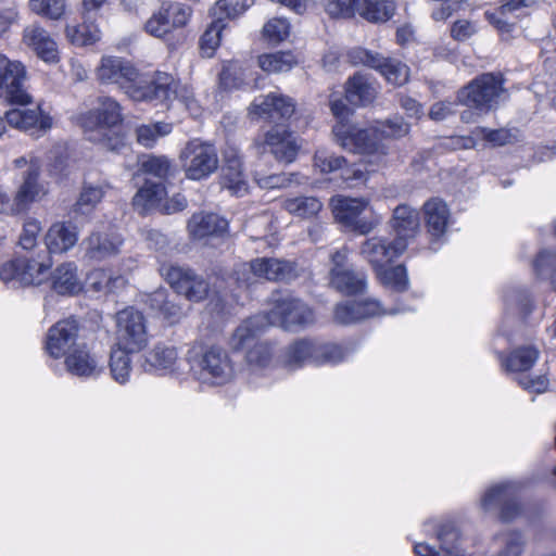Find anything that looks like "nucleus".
Listing matches in <instances>:
<instances>
[{"mask_svg":"<svg viewBox=\"0 0 556 556\" xmlns=\"http://www.w3.org/2000/svg\"><path fill=\"white\" fill-rule=\"evenodd\" d=\"M267 325L287 331H299L315 323L313 309L302 300L291 295L273 298V307L264 314Z\"/></svg>","mask_w":556,"mask_h":556,"instance_id":"obj_4","label":"nucleus"},{"mask_svg":"<svg viewBox=\"0 0 556 556\" xmlns=\"http://www.w3.org/2000/svg\"><path fill=\"white\" fill-rule=\"evenodd\" d=\"M377 93L375 84L363 74H355L345 84V98L353 105H367Z\"/></svg>","mask_w":556,"mask_h":556,"instance_id":"obj_32","label":"nucleus"},{"mask_svg":"<svg viewBox=\"0 0 556 556\" xmlns=\"http://www.w3.org/2000/svg\"><path fill=\"white\" fill-rule=\"evenodd\" d=\"M52 266L50 257L46 260L17 256L2 265L0 279L4 282H16L21 286L40 285Z\"/></svg>","mask_w":556,"mask_h":556,"instance_id":"obj_10","label":"nucleus"},{"mask_svg":"<svg viewBox=\"0 0 556 556\" xmlns=\"http://www.w3.org/2000/svg\"><path fill=\"white\" fill-rule=\"evenodd\" d=\"M361 0H324L326 12L332 17H353L359 13Z\"/></svg>","mask_w":556,"mask_h":556,"instance_id":"obj_59","label":"nucleus"},{"mask_svg":"<svg viewBox=\"0 0 556 556\" xmlns=\"http://www.w3.org/2000/svg\"><path fill=\"white\" fill-rule=\"evenodd\" d=\"M425 219L428 231L433 237L442 236L447 227L450 211L445 202L431 199L424 204Z\"/></svg>","mask_w":556,"mask_h":556,"instance_id":"obj_35","label":"nucleus"},{"mask_svg":"<svg viewBox=\"0 0 556 556\" xmlns=\"http://www.w3.org/2000/svg\"><path fill=\"white\" fill-rule=\"evenodd\" d=\"M23 41L36 55L47 63L59 61L58 45L51 35L40 25L31 24L23 31Z\"/></svg>","mask_w":556,"mask_h":556,"instance_id":"obj_24","label":"nucleus"},{"mask_svg":"<svg viewBox=\"0 0 556 556\" xmlns=\"http://www.w3.org/2000/svg\"><path fill=\"white\" fill-rule=\"evenodd\" d=\"M540 352L534 346H521L514 350L507 357L497 353L502 366L507 371H527L536 363Z\"/></svg>","mask_w":556,"mask_h":556,"instance_id":"obj_37","label":"nucleus"},{"mask_svg":"<svg viewBox=\"0 0 556 556\" xmlns=\"http://www.w3.org/2000/svg\"><path fill=\"white\" fill-rule=\"evenodd\" d=\"M236 275L237 281L244 286L252 285L256 279L290 281L298 276L294 263L271 257H257L244 263L236 270Z\"/></svg>","mask_w":556,"mask_h":556,"instance_id":"obj_6","label":"nucleus"},{"mask_svg":"<svg viewBox=\"0 0 556 556\" xmlns=\"http://www.w3.org/2000/svg\"><path fill=\"white\" fill-rule=\"evenodd\" d=\"M368 205L363 198H338L333 204V214L338 222L353 225Z\"/></svg>","mask_w":556,"mask_h":556,"instance_id":"obj_40","label":"nucleus"},{"mask_svg":"<svg viewBox=\"0 0 556 556\" xmlns=\"http://www.w3.org/2000/svg\"><path fill=\"white\" fill-rule=\"evenodd\" d=\"M65 366L72 375L84 378L97 377L102 371L99 358L85 343H79L65 355Z\"/></svg>","mask_w":556,"mask_h":556,"instance_id":"obj_25","label":"nucleus"},{"mask_svg":"<svg viewBox=\"0 0 556 556\" xmlns=\"http://www.w3.org/2000/svg\"><path fill=\"white\" fill-rule=\"evenodd\" d=\"M283 208L294 216L311 218L320 212L323 203L316 197L301 195L286 199L283 202Z\"/></svg>","mask_w":556,"mask_h":556,"instance_id":"obj_42","label":"nucleus"},{"mask_svg":"<svg viewBox=\"0 0 556 556\" xmlns=\"http://www.w3.org/2000/svg\"><path fill=\"white\" fill-rule=\"evenodd\" d=\"M190 367L199 381L208 384L227 383L235 374L228 353L216 345L206 348L201 354L191 355Z\"/></svg>","mask_w":556,"mask_h":556,"instance_id":"obj_3","label":"nucleus"},{"mask_svg":"<svg viewBox=\"0 0 556 556\" xmlns=\"http://www.w3.org/2000/svg\"><path fill=\"white\" fill-rule=\"evenodd\" d=\"M336 141L345 150L364 155H386L387 149L378 128L361 129L350 122H337L332 128Z\"/></svg>","mask_w":556,"mask_h":556,"instance_id":"obj_5","label":"nucleus"},{"mask_svg":"<svg viewBox=\"0 0 556 556\" xmlns=\"http://www.w3.org/2000/svg\"><path fill=\"white\" fill-rule=\"evenodd\" d=\"M166 194L163 181L146 180L132 198V205L140 214L156 206Z\"/></svg>","mask_w":556,"mask_h":556,"instance_id":"obj_36","label":"nucleus"},{"mask_svg":"<svg viewBox=\"0 0 556 556\" xmlns=\"http://www.w3.org/2000/svg\"><path fill=\"white\" fill-rule=\"evenodd\" d=\"M391 227L396 235V241H402L406 249L408 242L419 232V213L406 204L397 205L393 211Z\"/></svg>","mask_w":556,"mask_h":556,"instance_id":"obj_27","label":"nucleus"},{"mask_svg":"<svg viewBox=\"0 0 556 556\" xmlns=\"http://www.w3.org/2000/svg\"><path fill=\"white\" fill-rule=\"evenodd\" d=\"M132 352L128 351L123 346L116 345L115 349L112 350L110 356V369L113 379L124 384L128 381L130 371H131V358L130 354Z\"/></svg>","mask_w":556,"mask_h":556,"instance_id":"obj_43","label":"nucleus"},{"mask_svg":"<svg viewBox=\"0 0 556 556\" xmlns=\"http://www.w3.org/2000/svg\"><path fill=\"white\" fill-rule=\"evenodd\" d=\"M79 331L78 321L67 318L53 325L47 334L46 351L53 358H60L70 353L77 343Z\"/></svg>","mask_w":556,"mask_h":556,"instance_id":"obj_18","label":"nucleus"},{"mask_svg":"<svg viewBox=\"0 0 556 556\" xmlns=\"http://www.w3.org/2000/svg\"><path fill=\"white\" fill-rule=\"evenodd\" d=\"M290 25L285 18L269 20L263 27L264 36L271 42L283 41L289 36Z\"/></svg>","mask_w":556,"mask_h":556,"instance_id":"obj_61","label":"nucleus"},{"mask_svg":"<svg viewBox=\"0 0 556 556\" xmlns=\"http://www.w3.org/2000/svg\"><path fill=\"white\" fill-rule=\"evenodd\" d=\"M273 350L266 342H255L245 354L249 366L253 369L265 368L271 362Z\"/></svg>","mask_w":556,"mask_h":556,"instance_id":"obj_55","label":"nucleus"},{"mask_svg":"<svg viewBox=\"0 0 556 556\" xmlns=\"http://www.w3.org/2000/svg\"><path fill=\"white\" fill-rule=\"evenodd\" d=\"M268 326L264 314L255 315L245 319L237 327L229 340V345L235 351L250 349L264 328Z\"/></svg>","mask_w":556,"mask_h":556,"instance_id":"obj_29","label":"nucleus"},{"mask_svg":"<svg viewBox=\"0 0 556 556\" xmlns=\"http://www.w3.org/2000/svg\"><path fill=\"white\" fill-rule=\"evenodd\" d=\"M78 235L75 227L65 223L53 224L45 236V243L50 254L65 253L77 242Z\"/></svg>","mask_w":556,"mask_h":556,"instance_id":"obj_30","label":"nucleus"},{"mask_svg":"<svg viewBox=\"0 0 556 556\" xmlns=\"http://www.w3.org/2000/svg\"><path fill=\"white\" fill-rule=\"evenodd\" d=\"M87 140L100 144L103 149L119 152L125 146V136L116 128L84 131Z\"/></svg>","mask_w":556,"mask_h":556,"instance_id":"obj_45","label":"nucleus"},{"mask_svg":"<svg viewBox=\"0 0 556 556\" xmlns=\"http://www.w3.org/2000/svg\"><path fill=\"white\" fill-rule=\"evenodd\" d=\"M40 167L31 162L22 174V182L13 199L12 210L16 213L26 211L34 202L47 194L46 186L39 180Z\"/></svg>","mask_w":556,"mask_h":556,"instance_id":"obj_20","label":"nucleus"},{"mask_svg":"<svg viewBox=\"0 0 556 556\" xmlns=\"http://www.w3.org/2000/svg\"><path fill=\"white\" fill-rule=\"evenodd\" d=\"M254 2L255 0H218L211 8L210 15L222 23L232 21L243 15Z\"/></svg>","mask_w":556,"mask_h":556,"instance_id":"obj_41","label":"nucleus"},{"mask_svg":"<svg viewBox=\"0 0 556 556\" xmlns=\"http://www.w3.org/2000/svg\"><path fill=\"white\" fill-rule=\"evenodd\" d=\"M334 319L341 325H350L361 320L357 301H345L336 306Z\"/></svg>","mask_w":556,"mask_h":556,"instance_id":"obj_64","label":"nucleus"},{"mask_svg":"<svg viewBox=\"0 0 556 556\" xmlns=\"http://www.w3.org/2000/svg\"><path fill=\"white\" fill-rule=\"evenodd\" d=\"M173 100H177L181 103L192 116H198L200 114V106L193 97L192 90L186 85H180L174 78L170 99L168 101Z\"/></svg>","mask_w":556,"mask_h":556,"instance_id":"obj_57","label":"nucleus"},{"mask_svg":"<svg viewBox=\"0 0 556 556\" xmlns=\"http://www.w3.org/2000/svg\"><path fill=\"white\" fill-rule=\"evenodd\" d=\"M345 165V157L336 155L327 149H318L314 154V166L323 174L344 169Z\"/></svg>","mask_w":556,"mask_h":556,"instance_id":"obj_53","label":"nucleus"},{"mask_svg":"<svg viewBox=\"0 0 556 556\" xmlns=\"http://www.w3.org/2000/svg\"><path fill=\"white\" fill-rule=\"evenodd\" d=\"M257 63L264 72L285 73L296 64V59L289 51H278L260 55Z\"/></svg>","mask_w":556,"mask_h":556,"instance_id":"obj_44","label":"nucleus"},{"mask_svg":"<svg viewBox=\"0 0 556 556\" xmlns=\"http://www.w3.org/2000/svg\"><path fill=\"white\" fill-rule=\"evenodd\" d=\"M173 76L159 72L151 81H139L137 79L125 84L122 89L134 101H160L167 102L170 99Z\"/></svg>","mask_w":556,"mask_h":556,"instance_id":"obj_17","label":"nucleus"},{"mask_svg":"<svg viewBox=\"0 0 556 556\" xmlns=\"http://www.w3.org/2000/svg\"><path fill=\"white\" fill-rule=\"evenodd\" d=\"M179 157L186 177L191 180L207 178L219 165L215 147L200 139L188 141Z\"/></svg>","mask_w":556,"mask_h":556,"instance_id":"obj_7","label":"nucleus"},{"mask_svg":"<svg viewBox=\"0 0 556 556\" xmlns=\"http://www.w3.org/2000/svg\"><path fill=\"white\" fill-rule=\"evenodd\" d=\"M123 240L118 235L93 232L84 240V256L91 262L103 261L116 255L119 252Z\"/></svg>","mask_w":556,"mask_h":556,"instance_id":"obj_26","label":"nucleus"},{"mask_svg":"<svg viewBox=\"0 0 556 556\" xmlns=\"http://www.w3.org/2000/svg\"><path fill=\"white\" fill-rule=\"evenodd\" d=\"M26 70L22 62L0 53V99L25 106L33 98L25 89Z\"/></svg>","mask_w":556,"mask_h":556,"instance_id":"obj_8","label":"nucleus"},{"mask_svg":"<svg viewBox=\"0 0 556 556\" xmlns=\"http://www.w3.org/2000/svg\"><path fill=\"white\" fill-rule=\"evenodd\" d=\"M176 361V349L174 346L159 343L144 355V363L142 366L147 371L164 370L172 368Z\"/></svg>","mask_w":556,"mask_h":556,"instance_id":"obj_39","label":"nucleus"},{"mask_svg":"<svg viewBox=\"0 0 556 556\" xmlns=\"http://www.w3.org/2000/svg\"><path fill=\"white\" fill-rule=\"evenodd\" d=\"M226 28V23L213 18L204 34L200 38V48L208 56L213 54L222 40V33Z\"/></svg>","mask_w":556,"mask_h":556,"instance_id":"obj_54","label":"nucleus"},{"mask_svg":"<svg viewBox=\"0 0 556 556\" xmlns=\"http://www.w3.org/2000/svg\"><path fill=\"white\" fill-rule=\"evenodd\" d=\"M53 290L62 295L77 294L83 290V283L77 274V266L72 263H63L58 266L51 276Z\"/></svg>","mask_w":556,"mask_h":556,"instance_id":"obj_33","label":"nucleus"},{"mask_svg":"<svg viewBox=\"0 0 556 556\" xmlns=\"http://www.w3.org/2000/svg\"><path fill=\"white\" fill-rule=\"evenodd\" d=\"M504 93L503 77L493 73H485L459 89L457 100L460 104L484 114L498 105Z\"/></svg>","mask_w":556,"mask_h":556,"instance_id":"obj_2","label":"nucleus"},{"mask_svg":"<svg viewBox=\"0 0 556 556\" xmlns=\"http://www.w3.org/2000/svg\"><path fill=\"white\" fill-rule=\"evenodd\" d=\"M349 59L353 64H364L377 70L390 84L401 86L408 80V67L395 59L384 58L363 48L351 50Z\"/></svg>","mask_w":556,"mask_h":556,"instance_id":"obj_12","label":"nucleus"},{"mask_svg":"<svg viewBox=\"0 0 556 556\" xmlns=\"http://www.w3.org/2000/svg\"><path fill=\"white\" fill-rule=\"evenodd\" d=\"M238 62L230 61L224 64L219 74V83L225 89L238 88L243 83Z\"/></svg>","mask_w":556,"mask_h":556,"instance_id":"obj_63","label":"nucleus"},{"mask_svg":"<svg viewBox=\"0 0 556 556\" xmlns=\"http://www.w3.org/2000/svg\"><path fill=\"white\" fill-rule=\"evenodd\" d=\"M264 149L268 151L277 162L291 164L295 161L300 144L296 137L286 127H273L265 134Z\"/></svg>","mask_w":556,"mask_h":556,"instance_id":"obj_22","label":"nucleus"},{"mask_svg":"<svg viewBox=\"0 0 556 556\" xmlns=\"http://www.w3.org/2000/svg\"><path fill=\"white\" fill-rule=\"evenodd\" d=\"M9 126L30 135H40L52 127V117L40 104L33 109L20 108L7 112Z\"/></svg>","mask_w":556,"mask_h":556,"instance_id":"obj_19","label":"nucleus"},{"mask_svg":"<svg viewBox=\"0 0 556 556\" xmlns=\"http://www.w3.org/2000/svg\"><path fill=\"white\" fill-rule=\"evenodd\" d=\"M440 548L437 551L428 544L418 543L414 546L417 556H466L463 539L458 529L452 522L440 525L437 531Z\"/></svg>","mask_w":556,"mask_h":556,"instance_id":"obj_21","label":"nucleus"},{"mask_svg":"<svg viewBox=\"0 0 556 556\" xmlns=\"http://www.w3.org/2000/svg\"><path fill=\"white\" fill-rule=\"evenodd\" d=\"M481 507L484 511L500 509L502 520H513L520 513L516 484L505 482L490 488L481 500Z\"/></svg>","mask_w":556,"mask_h":556,"instance_id":"obj_13","label":"nucleus"},{"mask_svg":"<svg viewBox=\"0 0 556 556\" xmlns=\"http://www.w3.org/2000/svg\"><path fill=\"white\" fill-rule=\"evenodd\" d=\"M65 31L70 41L79 47L92 45L100 39V29L93 23L67 26Z\"/></svg>","mask_w":556,"mask_h":556,"instance_id":"obj_49","label":"nucleus"},{"mask_svg":"<svg viewBox=\"0 0 556 556\" xmlns=\"http://www.w3.org/2000/svg\"><path fill=\"white\" fill-rule=\"evenodd\" d=\"M359 7L358 15L370 23L388 22L396 9L393 0H361Z\"/></svg>","mask_w":556,"mask_h":556,"instance_id":"obj_38","label":"nucleus"},{"mask_svg":"<svg viewBox=\"0 0 556 556\" xmlns=\"http://www.w3.org/2000/svg\"><path fill=\"white\" fill-rule=\"evenodd\" d=\"M160 273L178 294L181 290H186L189 280L197 275L188 267L174 264H163L160 267Z\"/></svg>","mask_w":556,"mask_h":556,"instance_id":"obj_48","label":"nucleus"},{"mask_svg":"<svg viewBox=\"0 0 556 556\" xmlns=\"http://www.w3.org/2000/svg\"><path fill=\"white\" fill-rule=\"evenodd\" d=\"M379 281L393 292H404L408 289V277L403 265L379 268L375 270Z\"/></svg>","mask_w":556,"mask_h":556,"instance_id":"obj_46","label":"nucleus"},{"mask_svg":"<svg viewBox=\"0 0 556 556\" xmlns=\"http://www.w3.org/2000/svg\"><path fill=\"white\" fill-rule=\"evenodd\" d=\"M298 174H271V175H262L258 172H255L254 179L256 184L264 189H275V188H286L290 186L293 181L298 182Z\"/></svg>","mask_w":556,"mask_h":556,"instance_id":"obj_60","label":"nucleus"},{"mask_svg":"<svg viewBox=\"0 0 556 556\" xmlns=\"http://www.w3.org/2000/svg\"><path fill=\"white\" fill-rule=\"evenodd\" d=\"M123 122L122 108L111 97H99L98 105L79 117L84 131L115 128Z\"/></svg>","mask_w":556,"mask_h":556,"instance_id":"obj_16","label":"nucleus"},{"mask_svg":"<svg viewBox=\"0 0 556 556\" xmlns=\"http://www.w3.org/2000/svg\"><path fill=\"white\" fill-rule=\"evenodd\" d=\"M346 356L339 344L325 343L311 339H301L290 344L283 352L282 363L289 369H298L305 364L336 365Z\"/></svg>","mask_w":556,"mask_h":556,"instance_id":"obj_1","label":"nucleus"},{"mask_svg":"<svg viewBox=\"0 0 556 556\" xmlns=\"http://www.w3.org/2000/svg\"><path fill=\"white\" fill-rule=\"evenodd\" d=\"M116 345L131 352H140L148 344L147 320L143 314L134 307H127L116 314Z\"/></svg>","mask_w":556,"mask_h":556,"instance_id":"obj_9","label":"nucleus"},{"mask_svg":"<svg viewBox=\"0 0 556 556\" xmlns=\"http://www.w3.org/2000/svg\"><path fill=\"white\" fill-rule=\"evenodd\" d=\"M405 250L402 241H396L395 238L389 240L386 237L375 236L362 243L359 253L371 265L372 269L377 270L392 263Z\"/></svg>","mask_w":556,"mask_h":556,"instance_id":"obj_15","label":"nucleus"},{"mask_svg":"<svg viewBox=\"0 0 556 556\" xmlns=\"http://www.w3.org/2000/svg\"><path fill=\"white\" fill-rule=\"evenodd\" d=\"M294 112V100L278 91L260 96L250 105V114L271 123L288 119Z\"/></svg>","mask_w":556,"mask_h":556,"instance_id":"obj_14","label":"nucleus"},{"mask_svg":"<svg viewBox=\"0 0 556 556\" xmlns=\"http://www.w3.org/2000/svg\"><path fill=\"white\" fill-rule=\"evenodd\" d=\"M330 283L341 293L351 295L363 292L367 287V278L364 273L349 268H332L330 270Z\"/></svg>","mask_w":556,"mask_h":556,"instance_id":"obj_34","label":"nucleus"},{"mask_svg":"<svg viewBox=\"0 0 556 556\" xmlns=\"http://www.w3.org/2000/svg\"><path fill=\"white\" fill-rule=\"evenodd\" d=\"M172 130L173 125L170 123L142 124L136 128V137L139 144L144 148H152L160 138L169 135Z\"/></svg>","mask_w":556,"mask_h":556,"instance_id":"obj_47","label":"nucleus"},{"mask_svg":"<svg viewBox=\"0 0 556 556\" xmlns=\"http://www.w3.org/2000/svg\"><path fill=\"white\" fill-rule=\"evenodd\" d=\"M523 0H510L506 4L502 5L498 11L494 13L485 12L486 20L502 34H509L513 30L514 25L508 23L504 15L525 7Z\"/></svg>","mask_w":556,"mask_h":556,"instance_id":"obj_52","label":"nucleus"},{"mask_svg":"<svg viewBox=\"0 0 556 556\" xmlns=\"http://www.w3.org/2000/svg\"><path fill=\"white\" fill-rule=\"evenodd\" d=\"M28 7L31 12L50 20L60 18L65 11L64 0H29Z\"/></svg>","mask_w":556,"mask_h":556,"instance_id":"obj_56","label":"nucleus"},{"mask_svg":"<svg viewBox=\"0 0 556 556\" xmlns=\"http://www.w3.org/2000/svg\"><path fill=\"white\" fill-rule=\"evenodd\" d=\"M222 179L225 188L235 195L242 197L248 192V181L243 174L242 161L239 155L225 156V165L222 168Z\"/></svg>","mask_w":556,"mask_h":556,"instance_id":"obj_31","label":"nucleus"},{"mask_svg":"<svg viewBox=\"0 0 556 556\" xmlns=\"http://www.w3.org/2000/svg\"><path fill=\"white\" fill-rule=\"evenodd\" d=\"M140 170L163 181L169 174L170 162L164 155H146L140 161Z\"/></svg>","mask_w":556,"mask_h":556,"instance_id":"obj_51","label":"nucleus"},{"mask_svg":"<svg viewBox=\"0 0 556 556\" xmlns=\"http://www.w3.org/2000/svg\"><path fill=\"white\" fill-rule=\"evenodd\" d=\"M179 294L184 295L189 301L200 302L208 294V283L202 276L197 274L189 280L186 290H181Z\"/></svg>","mask_w":556,"mask_h":556,"instance_id":"obj_62","label":"nucleus"},{"mask_svg":"<svg viewBox=\"0 0 556 556\" xmlns=\"http://www.w3.org/2000/svg\"><path fill=\"white\" fill-rule=\"evenodd\" d=\"M227 229L228 222L214 213H195L188 222V231L193 239L219 237Z\"/></svg>","mask_w":556,"mask_h":556,"instance_id":"obj_28","label":"nucleus"},{"mask_svg":"<svg viewBox=\"0 0 556 556\" xmlns=\"http://www.w3.org/2000/svg\"><path fill=\"white\" fill-rule=\"evenodd\" d=\"M534 270L542 278H548L556 289V252L542 251L534 261Z\"/></svg>","mask_w":556,"mask_h":556,"instance_id":"obj_58","label":"nucleus"},{"mask_svg":"<svg viewBox=\"0 0 556 556\" xmlns=\"http://www.w3.org/2000/svg\"><path fill=\"white\" fill-rule=\"evenodd\" d=\"M191 14L192 9L188 5L178 2L164 3L146 22L144 30L155 38H165L174 29L186 26Z\"/></svg>","mask_w":556,"mask_h":556,"instance_id":"obj_11","label":"nucleus"},{"mask_svg":"<svg viewBox=\"0 0 556 556\" xmlns=\"http://www.w3.org/2000/svg\"><path fill=\"white\" fill-rule=\"evenodd\" d=\"M105 191L102 186H84L74 206V212L81 215L90 214L101 202Z\"/></svg>","mask_w":556,"mask_h":556,"instance_id":"obj_50","label":"nucleus"},{"mask_svg":"<svg viewBox=\"0 0 556 556\" xmlns=\"http://www.w3.org/2000/svg\"><path fill=\"white\" fill-rule=\"evenodd\" d=\"M97 78L102 84H114L122 88L138 78L137 70L119 56H103L97 68Z\"/></svg>","mask_w":556,"mask_h":556,"instance_id":"obj_23","label":"nucleus"}]
</instances>
